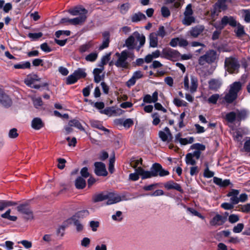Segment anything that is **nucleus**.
Returning <instances> with one entry per match:
<instances>
[{
	"label": "nucleus",
	"mask_w": 250,
	"mask_h": 250,
	"mask_svg": "<svg viewBox=\"0 0 250 250\" xmlns=\"http://www.w3.org/2000/svg\"><path fill=\"white\" fill-rule=\"evenodd\" d=\"M250 111L246 108L236 109L235 111H231L226 114L225 119L230 123L236 122L238 125H240L242 121L246 120L249 117Z\"/></svg>",
	"instance_id": "obj_1"
},
{
	"label": "nucleus",
	"mask_w": 250,
	"mask_h": 250,
	"mask_svg": "<svg viewBox=\"0 0 250 250\" xmlns=\"http://www.w3.org/2000/svg\"><path fill=\"white\" fill-rule=\"evenodd\" d=\"M145 42V36L143 34H140L138 31H135L125 40V44L129 49L136 48L139 51Z\"/></svg>",
	"instance_id": "obj_2"
},
{
	"label": "nucleus",
	"mask_w": 250,
	"mask_h": 250,
	"mask_svg": "<svg viewBox=\"0 0 250 250\" xmlns=\"http://www.w3.org/2000/svg\"><path fill=\"white\" fill-rule=\"evenodd\" d=\"M107 199L106 205H109L120 202L122 199L119 195L116 194L113 192H109L107 194L104 193H100L94 195L92 197V200L94 203L103 201Z\"/></svg>",
	"instance_id": "obj_3"
},
{
	"label": "nucleus",
	"mask_w": 250,
	"mask_h": 250,
	"mask_svg": "<svg viewBox=\"0 0 250 250\" xmlns=\"http://www.w3.org/2000/svg\"><path fill=\"white\" fill-rule=\"evenodd\" d=\"M115 56L118 57L117 60L114 63V64L118 68L123 69H127L129 66V63L127 59L129 57L128 52L126 50H124L121 53L116 52Z\"/></svg>",
	"instance_id": "obj_4"
},
{
	"label": "nucleus",
	"mask_w": 250,
	"mask_h": 250,
	"mask_svg": "<svg viewBox=\"0 0 250 250\" xmlns=\"http://www.w3.org/2000/svg\"><path fill=\"white\" fill-rule=\"evenodd\" d=\"M217 58V52L214 50H209L204 55L200 56L198 59V63L201 65L206 63L211 64L215 62Z\"/></svg>",
	"instance_id": "obj_5"
},
{
	"label": "nucleus",
	"mask_w": 250,
	"mask_h": 250,
	"mask_svg": "<svg viewBox=\"0 0 250 250\" xmlns=\"http://www.w3.org/2000/svg\"><path fill=\"white\" fill-rule=\"evenodd\" d=\"M228 24L233 27H236L237 21L233 17L224 16L219 23H215L213 26L217 29L216 30H222Z\"/></svg>",
	"instance_id": "obj_6"
},
{
	"label": "nucleus",
	"mask_w": 250,
	"mask_h": 250,
	"mask_svg": "<svg viewBox=\"0 0 250 250\" xmlns=\"http://www.w3.org/2000/svg\"><path fill=\"white\" fill-rule=\"evenodd\" d=\"M225 66L229 73H234L238 72L240 64L236 58L229 57L225 59Z\"/></svg>",
	"instance_id": "obj_7"
},
{
	"label": "nucleus",
	"mask_w": 250,
	"mask_h": 250,
	"mask_svg": "<svg viewBox=\"0 0 250 250\" xmlns=\"http://www.w3.org/2000/svg\"><path fill=\"white\" fill-rule=\"evenodd\" d=\"M181 56L179 52L171 48H166L162 50V58L173 61L179 58Z\"/></svg>",
	"instance_id": "obj_8"
},
{
	"label": "nucleus",
	"mask_w": 250,
	"mask_h": 250,
	"mask_svg": "<svg viewBox=\"0 0 250 250\" xmlns=\"http://www.w3.org/2000/svg\"><path fill=\"white\" fill-rule=\"evenodd\" d=\"M150 172L153 177L158 175L160 177H164L169 174L168 170L163 169L161 165L157 163H155L152 165Z\"/></svg>",
	"instance_id": "obj_9"
},
{
	"label": "nucleus",
	"mask_w": 250,
	"mask_h": 250,
	"mask_svg": "<svg viewBox=\"0 0 250 250\" xmlns=\"http://www.w3.org/2000/svg\"><path fill=\"white\" fill-rule=\"evenodd\" d=\"M17 210L25 215L24 218L26 220H31L33 219V213L30 208L27 204H22L17 207Z\"/></svg>",
	"instance_id": "obj_10"
},
{
	"label": "nucleus",
	"mask_w": 250,
	"mask_h": 250,
	"mask_svg": "<svg viewBox=\"0 0 250 250\" xmlns=\"http://www.w3.org/2000/svg\"><path fill=\"white\" fill-rule=\"evenodd\" d=\"M95 173L97 176H106L108 173L105 168V165L101 162H96L94 163Z\"/></svg>",
	"instance_id": "obj_11"
},
{
	"label": "nucleus",
	"mask_w": 250,
	"mask_h": 250,
	"mask_svg": "<svg viewBox=\"0 0 250 250\" xmlns=\"http://www.w3.org/2000/svg\"><path fill=\"white\" fill-rule=\"evenodd\" d=\"M164 186L167 190L175 189L181 193L184 192V190L180 185L173 180H170L165 183Z\"/></svg>",
	"instance_id": "obj_12"
},
{
	"label": "nucleus",
	"mask_w": 250,
	"mask_h": 250,
	"mask_svg": "<svg viewBox=\"0 0 250 250\" xmlns=\"http://www.w3.org/2000/svg\"><path fill=\"white\" fill-rule=\"evenodd\" d=\"M227 221V216H223L220 214H216L210 221L211 226H221L223 225Z\"/></svg>",
	"instance_id": "obj_13"
},
{
	"label": "nucleus",
	"mask_w": 250,
	"mask_h": 250,
	"mask_svg": "<svg viewBox=\"0 0 250 250\" xmlns=\"http://www.w3.org/2000/svg\"><path fill=\"white\" fill-rule=\"evenodd\" d=\"M12 100L5 92L0 97V104L5 108H8L12 104Z\"/></svg>",
	"instance_id": "obj_14"
},
{
	"label": "nucleus",
	"mask_w": 250,
	"mask_h": 250,
	"mask_svg": "<svg viewBox=\"0 0 250 250\" xmlns=\"http://www.w3.org/2000/svg\"><path fill=\"white\" fill-rule=\"evenodd\" d=\"M205 27L202 25H198L194 27H192L189 31V35L193 38H197L204 30Z\"/></svg>",
	"instance_id": "obj_15"
},
{
	"label": "nucleus",
	"mask_w": 250,
	"mask_h": 250,
	"mask_svg": "<svg viewBox=\"0 0 250 250\" xmlns=\"http://www.w3.org/2000/svg\"><path fill=\"white\" fill-rule=\"evenodd\" d=\"M110 36L109 31H104L102 33L103 41L102 44L99 46V49L100 50H102L109 46Z\"/></svg>",
	"instance_id": "obj_16"
},
{
	"label": "nucleus",
	"mask_w": 250,
	"mask_h": 250,
	"mask_svg": "<svg viewBox=\"0 0 250 250\" xmlns=\"http://www.w3.org/2000/svg\"><path fill=\"white\" fill-rule=\"evenodd\" d=\"M222 83L220 80L212 79L208 82V87L211 90L217 91L221 86Z\"/></svg>",
	"instance_id": "obj_17"
},
{
	"label": "nucleus",
	"mask_w": 250,
	"mask_h": 250,
	"mask_svg": "<svg viewBox=\"0 0 250 250\" xmlns=\"http://www.w3.org/2000/svg\"><path fill=\"white\" fill-rule=\"evenodd\" d=\"M226 1L227 0H218L217 2L214 5L213 9L211 11V15H215L216 13L220 12V10H217L218 9L226 10L227 9Z\"/></svg>",
	"instance_id": "obj_18"
},
{
	"label": "nucleus",
	"mask_w": 250,
	"mask_h": 250,
	"mask_svg": "<svg viewBox=\"0 0 250 250\" xmlns=\"http://www.w3.org/2000/svg\"><path fill=\"white\" fill-rule=\"evenodd\" d=\"M89 214V212L86 209H83L77 212L74 215L69 218L67 221H70L71 220H79L87 216Z\"/></svg>",
	"instance_id": "obj_19"
},
{
	"label": "nucleus",
	"mask_w": 250,
	"mask_h": 250,
	"mask_svg": "<svg viewBox=\"0 0 250 250\" xmlns=\"http://www.w3.org/2000/svg\"><path fill=\"white\" fill-rule=\"evenodd\" d=\"M213 182L221 188H226L231 184L229 179L223 180L222 179L217 177H213Z\"/></svg>",
	"instance_id": "obj_20"
},
{
	"label": "nucleus",
	"mask_w": 250,
	"mask_h": 250,
	"mask_svg": "<svg viewBox=\"0 0 250 250\" xmlns=\"http://www.w3.org/2000/svg\"><path fill=\"white\" fill-rule=\"evenodd\" d=\"M68 12L73 16H80L81 14H84V13L86 15L87 13V10L84 8L75 7L74 8L70 9Z\"/></svg>",
	"instance_id": "obj_21"
},
{
	"label": "nucleus",
	"mask_w": 250,
	"mask_h": 250,
	"mask_svg": "<svg viewBox=\"0 0 250 250\" xmlns=\"http://www.w3.org/2000/svg\"><path fill=\"white\" fill-rule=\"evenodd\" d=\"M44 123L40 118H34L31 122V126L35 130H39L43 127Z\"/></svg>",
	"instance_id": "obj_22"
},
{
	"label": "nucleus",
	"mask_w": 250,
	"mask_h": 250,
	"mask_svg": "<svg viewBox=\"0 0 250 250\" xmlns=\"http://www.w3.org/2000/svg\"><path fill=\"white\" fill-rule=\"evenodd\" d=\"M242 89V83L240 82H235L230 85L229 91L238 95V93Z\"/></svg>",
	"instance_id": "obj_23"
},
{
	"label": "nucleus",
	"mask_w": 250,
	"mask_h": 250,
	"mask_svg": "<svg viewBox=\"0 0 250 250\" xmlns=\"http://www.w3.org/2000/svg\"><path fill=\"white\" fill-rule=\"evenodd\" d=\"M238 96L230 91L227 93L223 98L224 102L228 104H232L234 101L236 100Z\"/></svg>",
	"instance_id": "obj_24"
},
{
	"label": "nucleus",
	"mask_w": 250,
	"mask_h": 250,
	"mask_svg": "<svg viewBox=\"0 0 250 250\" xmlns=\"http://www.w3.org/2000/svg\"><path fill=\"white\" fill-rule=\"evenodd\" d=\"M86 18V15H85L84 14H81V15L78 17L71 19L70 20V24L75 25L82 24L85 21Z\"/></svg>",
	"instance_id": "obj_25"
},
{
	"label": "nucleus",
	"mask_w": 250,
	"mask_h": 250,
	"mask_svg": "<svg viewBox=\"0 0 250 250\" xmlns=\"http://www.w3.org/2000/svg\"><path fill=\"white\" fill-rule=\"evenodd\" d=\"M39 79H38V76L36 74H34L33 75H29L27 76V78L24 79V83L28 86H30L34 84L35 81H39Z\"/></svg>",
	"instance_id": "obj_26"
},
{
	"label": "nucleus",
	"mask_w": 250,
	"mask_h": 250,
	"mask_svg": "<svg viewBox=\"0 0 250 250\" xmlns=\"http://www.w3.org/2000/svg\"><path fill=\"white\" fill-rule=\"evenodd\" d=\"M138 172L143 180L153 177L150 170H145L141 167H138Z\"/></svg>",
	"instance_id": "obj_27"
},
{
	"label": "nucleus",
	"mask_w": 250,
	"mask_h": 250,
	"mask_svg": "<svg viewBox=\"0 0 250 250\" xmlns=\"http://www.w3.org/2000/svg\"><path fill=\"white\" fill-rule=\"evenodd\" d=\"M78 80L85 78L87 76L85 72V69L83 68H78L73 72Z\"/></svg>",
	"instance_id": "obj_28"
},
{
	"label": "nucleus",
	"mask_w": 250,
	"mask_h": 250,
	"mask_svg": "<svg viewBox=\"0 0 250 250\" xmlns=\"http://www.w3.org/2000/svg\"><path fill=\"white\" fill-rule=\"evenodd\" d=\"M236 26H237V28L234 30V32L236 34V36L238 38L240 39L244 35H246L244 27L240 23H237Z\"/></svg>",
	"instance_id": "obj_29"
},
{
	"label": "nucleus",
	"mask_w": 250,
	"mask_h": 250,
	"mask_svg": "<svg viewBox=\"0 0 250 250\" xmlns=\"http://www.w3.org/2000/svg\"><path fill=\"white\" fill-rule=\"evenodd\" d=\"M149 46L151 47H156L158 45L157 35L155 33H150L149 37Z\"/></svg>",
	"instance_id": "obj_30"
},
{
	"label": "nucleus",
	"mask_w": 250,
	"mask_h": 250,
	"mask_svg": "<svg viewBox=\"0 0 250 250\" xmlns=\"http://www.w3.org/2000/svg\"><path fill=\"white\" fill-rule=\"evenodd\" d=\"M75 185L77 189H83L86 186V181L83 178L79 176L76 179Z\"/></svg>",
	"instance_id": "obj_31"
},
{
	"label": "nucleus",
	"mask_w": 250,
	"mask_h": 250,
	"mask_svg": "<svg viewBox=\"0 0 250 250\" xmlns=\"http://www.w3.org/2000/svg\"><path fill=\"white\" fill-rule=\"evenodd\" d=\"M15 69H29L31 67V63L29 61L21 62L19 63L13 65Z\"/></svg>",
	"instance_id": "obj_32"
},
{
	"label": "nucleus",
	"mask_w": 250,
	"mask_h": 250,
	"mask_svg": "<svg viewBox=\"0 0 250 250\" xmlns=\"http://www.w3.org/2000/svg\"><path fill=\"white\" fill-rule=\"evenodd\" d=\"M131 21L133 22H136L141 20H146V16L141 12L133 14L131 18Z\"/></svg>",
	"instance_id": "obj_33"
},
{
	"label": "nucleus",
	"mask_w": 250,
	"mask_h": 250,
	"mask_svg": "<svg viewBox=\"0 0 250 250\" xmlns=\"http://www.w3.org/2000/svg\"><path fill=\"white\" fill-rule=\"evenodd\" d=\"M118 123L122 125L126 128H129L134 124L133 121L130 118L126 119L124 121L123 119H119Z\"/></svg>",
	"instance_id": "obj_34"
},
{
	"label": "nucleus",
	"mask_w": 250,
	"mask_h": 250,
	"mask_svg": "<svg viewBox=\"0 0 250 250\" xmlns=\"http://www.w3.org/2000/svg\"><path fill=\"white\" fill-rule=\"evenodd\" d=\"M68 125L70 126H74L79 129L81 131H84V129L81 125L80 121L76 119L70 120L68 122Z\"/></svg>",
	"instance_id": "obj_35"
},
{
	"label": "nucleus",
	"mask_w": 250,
	"mask_h": 250,
	"mask_svg": "<svg viewBox=\"0 0 250 250\" xmlns=\"http://www.w3.org/2000/svg\"><path fill=\"white\" fill-rule=\"evenodd\" d=\"M94 43L92 41H90L80 46L79 51L81 53H84L88 51L90 48L92 47Z\"/></svg>",
	"instance_id": "obj_36"
},
{
	"label": "nucleus",
	"mask_w": 250,
	"mask_h": 250,
	"mask_svg": "<svg viewBox=\"0 0 250 250\" xmlns=\"http://www.w3.org/2000/svg\"><path fill=\"white\" fill-rule=\"evenodd\" d=\"M17 204L16 202L7 201V200H0V210H3L6 207L15 206Z\"/></svg>",
	"instance_id": "obj_37"
},
{
	"label": "nucleus",
	"mask_w": 250,
	"mask_h": 250,
	"mask_svg": "<svg viewBox=\"0 0 250 250\" xmlns=\"http://www.w3.org/2000/svg\"><path fill=\"white\" fill-rule=\"evenodd\" d=\"M191 86L190 87V90L191 92H194L196 91L198 87V79L197 77L194 76H191L190 77Z\"/></svg>",
	"instance_id": "obj_38"
},
{
	"label": "nucleus",
	"mask_w": 250,
	"mask_h": 250,
	"mask_svg": "<svg viewBox=\"0 0 250 250\" xmlns=\"http://www.w3.org/2000/svg\"><path fill=\"white\" fill-rule=\"evenodd\" d=\"M195 21V19L192 16H184V19L182 21L183 24L189 26Z\"/></svg>",
	"instance_id": "obj_39"
},
{
	"label": "nucleus",
	"mask_w": 250,
	"mask_h": 250,
	"mask_svg": "<svg viewBox=\"0 0 250 250\" xmlns=\"http://www.w3.org/2000/svg\"><path fill=\"white\" fill-rule=\"evenodd\" d=\"M91 125L92 127L98 128L101 130L104 131L107 133H109L110 130L104 127L102 124L98 121H94L91 122Z\"/></svg>",
	"instance_id": "obj_40"
},
{
	"label": "nucleus",
	"mask_w": 250,
	"mask_h": 250,
	"mask_svg": "<svg viewBox=\"0 0 250 250\" xmlns=\"http://www.w3.org/2000/svg\"><path fill=\"white\" fill-rule=\"evenodd\" d=\"M78 81V79L73 73L66 78L65 83L67 85H71L75 83Z\"/></svg>",
	"instance_id": "obj_41"
},
{
	"label": "nucleus",
	"mask_w": 250,
	"mask_h": 250,
	"mask_svg": "<svg viewBox=\"0 0 250 250\" xmlns=\"http://www.w3.org/2000/svg\"><path fill=\"white\" fill-rule=\"evenodd\" d=\"M185 161L187 165L194 166L196 164V161L193 159L191 153L187 154L185 158Z\"/></svg>",
	"instance_id": "obj_42"
},
{
	"label": "nucleus",
	"mask_w": 250,
	"mask_h": 250,
	"mask_svg": "<svg viewBox=\"0 0 250 250\" xmlns=\"http://www.w3.org/2000/svg\"><path fill=\"white\" fill-rule=\"evenodd\" d=\"M190 149H195V151H204L206 149V146L205 145L200 143H195L190 146Z\"/></svg>",
	"instance_id": "obj_43"
},
{
	"label": "nucleus",
	"mask_w": 250,
	"mask_h": 250,
	"mask_svg": "<svg viewBox=\"0 0 250 250\" xmlns=\"http://www.w3.org/2000/svg\"><path fill=\"white\" fill-rule=\"evenodd\" d=\"M85 101H88L89 104L91 105H93L95 107L98 109L102 110L103 109L104 107V104L103 102H97L96 103H94L91 100H88L87 99H85Z\"/></svg>",
	"instance_id": "obj_44"
},
{
	"label": "nucleus",
	"mask_w": 250,
	"mask_h": 250,
	"mask_svg": "<svg viewBox=\"0 0 250 250\" xmlns=\"http://www.w3.org/2000/svg\"><path fill=\"white\" fill-rule=\"evenodd\" d=\"M110 56L111 53H109L103 56L101 59V64L99 65V66L104 67V65H106L110 59Z\"/></svg>",
	"instance_id": "obj_45"
},
{
	"label": "nucleus",
	"mask_w": 250,
	"mask_h": 250,
	"mask_svg": "<svg viewBox=\"0 0 250 250\" xmlns=\"http://www.w3.org/2000/svg\"><path fill=\"white\" fill-rule=\"evenodd\" d=\"M174 104L177 107L187 106L188 103L184 100L175 98L173 100Z\"/></svg>",
	"instance_id": "obj_46"
},
{
	"label": "nucleus",
	"mask_w": 250,
	"mask_h": 250,
	"mask_svg": "<svg viewBox=\"0 0 250 250\" xmlns=\"http://www.w3.org/2000/svg\"><path fill=\"white\" fill-rule=\"evenodd\" d=\"M205 165L206 166V168L204 170V176L208 178L212 177L214 176V173L213 172L209 170L208 163L207 162L205 163Z\"/></svg>",
	"instance_id": "obj_47"
},
{
	"label": "nucleus",
	"mask_w": 250,
	"mask_h": 250,
	"mask_svg": "<svg viewBox=\"0 0 250 250\" xmlns=\"http://www.w3.org/2000/svg\"><path fill=\"white\" fill-rule=\"evenodd\" d=\"M69 221L70 223H71V222H73L74 225L76 227V230L78 232H81L83 230V226L80 223L79 220H71Z\"/></svg>",
	"instance_id": "obj_48"
},
{
	"label": "nucleus",
	"mask_w": 250,
	"mask_h": 250,
	"mask_svg": "<svg viewBox=\"0 0 250 250\" xmlns=\"http://www.w3.org/2000/svg\"><path fill=\"white\" fill-rule=\"evenodd\" d=\"M140 174L138 172V167L135 169L134 173H130L129 175V179L133 181H136L139 179Z\"/></svg>",
	"instance_id": "obj_49"
},
{
	"label": "nucleus",
	"mask_w": 250,
	"mask_h": 250,
	"mask_svg": "<svg viewBox=\"0 0 250 250\" xmlns=\"http://www.w3.org/2000/svg\"><path fill=\"white\" fill-rule=\"evenodd\" d=\"M98 57V53L96 52L89 54L85 57V60L87 61L93 62L96 61Z\"/></svg>",
	"instance_id": "obj_50"
},
{
	"label": "nucleus",
	"mask_w": 250,
	"mask_h": 250,
	"mask_svg": "<svg viewBox=\"0 0 250 250\" xmlns=\"http://www.w3.org/2000/svg\"><path fill=\"white\" fill-rule=\"evenodd\" d=\"M219 95L218 94H214L210 96L208 100V103L212 104H216L219 98Z\"/></svg>",
	"instance_id": "obj_51"
},
{
	"label": "nucleus",
	"mask_w": 250,
	"mask_h": 250,
	"mask_svg": "<svg viewBox=\"0 0 250 250\" xmlns=\"http://www.w3.org/2000/svg\"><path fill=\"white\" fill-rule=\"evenodd\" d=\"M187 210L190 212L192 215L194 216H197L202 219L204 218V217L200 212H199L193 208L188 207Z\"/></svg>",
	"instance_id": "obj_52"
},
{
	"label": "nucleus",
	"mask_w": 250,
	"mask_h": 250,
	"mask_svg": "<svg viewBox=\"0 0 250 250\" xmlns=\"http://www.w3.org/2000/svg\"><path fill=\"white\" fill-rule=\"evenodd\" d=\"M161 14L164 18H167L170 15V12L169 9L166 6H163L161 9Z\"/></svg>",
	"instance_id": "obj_53"
},
{
	"label": "nucleus",
	"mask_w": 250,
	"mask_h": 250,
	"mask_svg": "<svg viewBox=\"0 0 250 250\" xmlns=\"http://www.w3.org/2000/svg\"><path fill=\"white\" fill-rule=\"evenodd\" d=\"M122 212L121 211H117L115 214L112 215V219L114 221L121 222L123 220Z\"/></svg>",
	"instance_id": "obj_54"
},
{
	"label": "nucleus",
	"mask_w": 250,
	"mask_h": 250,
	"mask_svg": "<svg viewBox=\"0 0 250 250\" xmlns=\"http://www.w3.org/2000/svg\"><path fill=\"white\" fill-rule=\"evenodd\" d=\"M244 225L243 223H238L236 226H234L233 228V232L234 233H240L243 229Z\"/></svg>",
	"instance_id": "obj_55"
},
{
	"label": "nucleus",
	"mask_w": 250,
	"mask_h": 250,
	"mask_svg": "<svg viewBox=\"0 0 250 250\" xmlns=\"http://www.w3.org/2000/svg\"><path fill=\"white\" fill-rule=\"evenodd\" d=\"M43 35L42 32L38 33H29L28 34V37L33 40H37L40 38H41Z\"/></svg>",
	"instance_id": "obj_56"
},
{
	"label": "nucleus",
	"mask_w": 250,
	"mask_h": 250,
	"mask_svg": "<svg viewBox=\"0 0 250 250\" xmlns=\"http://www.w3.org/2000/svg\"><path fill=\"white\" fill-rule=\"evenodd\" d=\"M228 220L231 224H234L239 220V217L238 215L232 214L229 216Z\"/></svg>",
	"instance_id": "obj_57"
},
{
	"label": "nucleus",
	"mask_w": 250,
	"mask_h": 250,
	"mask_svg": "<svg viewBox=\"0 0 250 250\" xmlns=\"http://www.w3.org/2000/svg\"><path fill=\"white\" fill-rule=\"evenodd\" d=\"M40 47L43 51L46 53L50 52L52 50L46 42H44L41 44Z\"/></svg>",
	"instance_id": "obj_58"
},
{
	"label": "nucleus",
	"mask_w": 250,
	"mask_h": 250,
	"mask_svg": "<svg viewBox=\"0 0 250 250\" xmlns=\"http://www.w3.org/2000/svg\"><path fill=\"white\" fill-rule=\"evenodd\" d=\"M58 162V167L60 169H62L65 167V164L66 161L63 158H58L57 160Z\"/></svg>",
	"instance_id": "obj_59"
},
{
	"label": "nucleus",
	"mask_w": 250,
	"mask_h": 250,
	"mask_svg": "<svg viewBox=\"0 0 250 250\" xmlns=\"http://www.w3.org/2000/svg\"><path fill=\"white\" fill-rule=\"evenodd\" d=\"M156 34V35H157V36H158L161 37V38H164L166 34L164 27L163 26H160L159 27L157 33Z\"/></svg>",
	"instance_id": "obj_60"
},
{
	"label": "nucleus",
	"mask_w": 250,
	"mask_h": 250,
	"mask_svg": "<svg viewBox=\"0 0 250 250\" xmlns=\"http://www.w3.org/2000/svg\"><path fill=\"white\" fill-rule=\"evenodd\" d=\"M19 135V134L17 133V129L15 128H13L10 130L9 132V137L10 138H16Z\"/></svg>",
	"instance_id": "obj_61"
},
{
	"label": "nucleus",
	"mask_w": 250,
	"mask_h": 250,
	"mask_svg": "<svg viewBox=\"0 0 250 250\" xmlns=\"http://www.w3.org/2000/svg\"><path fill=\"white\" fill-rule=\"evenodd\" d=\"M242 137L243 135L241 132L239 130H236L233 133V137L234 140L237 141L238 142L241 141Z\"/></svg>",
	"instance_id": "obj_62"
},
{
	"label": "nucleus",
	"mask_w": 250,
	"mask_h": 250,
	"mask_svg": "<svg viewBox=\"0 0 250 250\" xmlns=\"http://www.w3.org/2000/svg\"><path fill=\"white\" fill-rule=\"evenodd\" d=\"M108 153L106 151L104 150H102L99 154V159L100 160L104 161L107 159L108 158Z\"/></svg>",
	"instance_id": "obj_63"
},
{
	"label": "nucleus",
	"mask_w": 250,
	"mask_h": 250,
	"mask_svg": "<svg viewBox=\"0 0 250 250\" xmlns=\"http://www.w3.org/2000/svg\"><path fill=\"white\" fill-rule=\"evenodd\" d=\"M99 222L98 221H91L90 222V227L91 228L93 231L97 230V228L99 227Z\"/></svg>",
	"instance_id": "obj_64"
}]
</instances>
